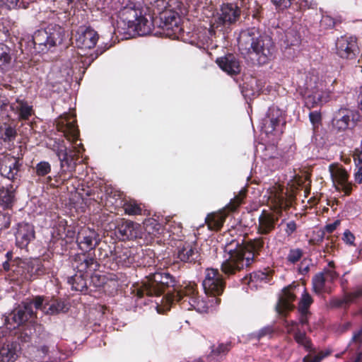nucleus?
<instances>
[{
    "instance_id": "f257e3e1",
    "label": "nucleus",
    "mask_w": 362,
    "mask_h": 362,
    "mask_svg": "<svg viewBox=\"0 0 362 362\" xmlns=\"http://www.w3.org/2000/svg\"><path fill=\"white\" fill-rule=\"evenodd\" d=\"M172 288L161 298L160 303L163 308L169 310L171 305L175 302H180L184 308H187V303H185L184 296L185 286L178 290L175 279L169 273L164 271L157 272L146 277L143 282L142 286L137 289L136 295L139 298L145 295L148 296H160L165 292V289Z\"/></svg>"
},
{
    "instance_id": "f03ea898",
    "label": "nucleus",
    "mask_w": 362,
    "mask_h": 362,
    "mask_svg": "<svg viewBox=\"0 0 362 362\" xmlns=\"http://www.w3.org/2000/svg\"><path fill=\"white\" fill-rule=\"evenodd\" d=\"M202 286L208 302L199 298L194 286H187L184 296L185 303H187L186 309L207 312L209 308L219 304L221 299L218 297L223 293L225 288V281L219 271L212 268L206 269Z\"/></svg>"
},
{
    "instance_id": "7ed1b4c3",
    "label": "nucleus",
    "mask_w": 362,
    "mask_h": 362,
    "mask_svg": "<svg viewBox=\"0 0 362 362\" xmlns=\"http://www.w3.org/2000/svg\"><path fill=\"white\" fill-rule=\"evenodd\" d=\"M118 20L117 25L124 33L129 30L139 35L151 33L153 28L152 18L146 16L141 0H117Z\"/></svg>"
},
{
    "instance_id": "20e7f679",
    "label": "nucleus",
    "mask_w": 362,
    "mask_h": 362,
    "mask_svg": "<svg viewBox=\"0 0 362 362\" xmlns=\"http://www.w3.org/2000/svg\"><path fill=\"white\" fill-rule=\"evenodd\" d=\"M238 42L241 53L249 55L252 59H256L259 64L269 62L276 51L272 38L267 35H259L255 28L242 30Z\"/></svg>"
},
{
    "instance_id": "39448f33",
    "label": "nucleus",
    "mask_w": 362,
    "mask_h": 362,
    "mask_svg": "<svg viewBox=\"0 0 362 362\" xmlns=\"http://www.w3.org/2000/svg\"><path fill=\"white\" fill-rule=\"evenodd\" d=\"M296 90L309 109L322 105L329 98V93L323 90L318 76L311 72L297 74Z\"/></svg>"
},
{
    "instance_id": "423d86ee",
    "label": "nucleus",
    "mask_w": 362,
    "mask_h": 362,
    "mask_svg": "<svg viewBox=\"0 0 362 362\" xmlns=\"http://www.w3.org/2000/svg\"><path fill=\"white\" fill-rule=\"evenodd\" d=\"M243 242L244 240L242 238H230L226 240L223 246L225 259L221 266V271L224 274L230 276L244 269V268L238 267L239 264L244 260L245 255H246Z\"/></svg>"
},
{
    "instance_id": "0eeeda50",
    "label": "nucleus",
    "mask_w": 362,
    "mask_h": 362,
    "mask_svg": "<svg viewBox=\"0 0 362 362\" xmlns=\"http://www.w3.org/2000/svg\"><path fill=\"white\" fill-rule=\"evenodd\" d=\"M302 289L301 298L298 305L299 312L308 313V308L313 303V298L307 292L305 288H300L296 285H289L285 287L279 296L276 305V310L279 313L284 315L286 312L293 309V302L296 300V296Z\"/></svg>"
},
{
    "instance_id": "6e6552de",
    "label": "nucleus",
    "mask_w": 362,
    "mask_h": 362,
    "mask_svg": "<svg viewBox=\"0 0 362 362\" xmlns=\"http://www.w3.org/2000/svg\"><path fill=\"white\" fill-rule=\"evenodd\" d=\"M65 37V30L60 25L49 24L45 29L38 30L33 35L34 48L39 52H45L61 45Z\"/></svg>"
},
{
    "instance_id": "1a4fd4ad",
    "label": "nucleus",
    "mask_w": 362,
    "mask_h": 362,
    "mask_svg": "<svg viewBox=\"0 0 362 362\" xmlns=\"http://www.w3.org/2000/svg\"><path fill=\"white\" fill-rule=\"evenodd\" d=\"M73 266L77 269L78 274H76L68 278V283L71 285L72 289L78 291L87 290L86 281L83 277V273L88 269L96 270L98 264L95 259L86 255H78L74 259Z\"/></svg>"
},
{
    "instance_id": "9d476101",
    "label": "nucleus",
    "mask_w": 362,
    "mask_h": 362,
    "mask_svg": "<svg viewBox=\"0 0 362 362\" xmlns=\"http://www.w3.org/2000/svg\"><path fill=\"white\" fill-rule=\"evenodd\" d=\"M81 147L83 150L81 144L78 145V147L75 146L73 148H68L63 140L54 142L52 150L60 161L62 173H71L75 170L78 155L81 153Z\"/></svg>"
},
{
    "instance_id": "9b49d317",
    "label": "nucleus",
    "mask_w": 362,
    "mask_h": 362,
    "mask_svg": "<svg viewBox=\"0 0 362 362\" xmlns=\"http://www.w3.org/2000/svg\"><path fill=\"white\" fill-rule=\"evenodd\" d=\"M35 317L31 305L23 302L6 316L5 323L9 329H15Z\"/></svg>"
},
{
    "instance_id": "f8f14e48",
    "label": "nucleus",
    "mask_w": 362,
    "mask_h": 362,
    "mask_svg": "<svg viewBox=\"0 0 362 362\" xmlns=\"http://www.w3.org/2000/svg\"><path fill=\"white\" fill-rule=\"evenodd\" d=\"M269 238L260 236L249 240L245 245V259L243 260L238 267L247 268L252 263L258 259L259 256L264 250L265 240Z\"/></svg>"
},
{
    "instance_id": "ddd939ff",
    "label": "nucleus",
    "mask_w": 362,
    "mask_h": 362,
    "mask_svg": "<svg viewBox=\"0 0 362 362\" xmlns=\"http://www.w3.org/2000/svg\"><path fill=\"white\" fill-rule=\"evenodd\" d=\"M338 277V274L333 269H326L316 274L312 280L313 290L316 294L330 293L331 284Z\"/></svg>"
},
{
    "instance_id": "4468645a",
    "label": "nucleus",
    "mask_w": 362,
    "mask_h": 362,
    "mask_svg": "<svg viewBox=\"0 0 362 362\" xmlns=\"http://www.w3.org/2000/svg\"><path fill=\"white\" fill-rule=\"evenodd\" d=\"M182 4L177 2V5L172 6L169 9L160 14V19L163 21V28L166 30H172L173 34H177L181 28L179 26V16L183 14L185 8Z\"/></svg>"
},
{
    "instance_id": "2eb2a0df",
    "label": "nucleus",
    "mask_w": 362,
    "mask_h": 362,
    "mask_svg": "<svg viewBox=\"0 0 362 362\" xmlns=\"http://www.w3.org/2000/svg\"><path fill=\"white\" fill-rule=\"evenodd\" d=\"M76 122L74 116L69 114L59 117L57 121V130L62 132L64 137L73 144L76 142L79 136Z\"/></svg>"
},
{
    "instance_id": "dca6fc26",
    "label": "nucleus",
    "mask_w": 362,
    "mask_h": 362,
    "mask_svg": "<svg viewBox=\"0 0 362 362\" xmlns=\"http://www.w3.org/2000/svg\"><path fill=\"white\" fill-rule=\"evenodd\" d=\"M336 53L343 59H352L358 53L356 38L352 36L344 35L336 41Z\"/></svg>"
},
{
    "instance_id": "f3484780",
    "label": "nucleus",
    "mask_w": 362,
    "mask_h": 362,
    "mask_svg": "<svg viewBox=\"0 0 362 362\" xmlns=\"http://www.w3.org/2000/svg\"><path fill=\"white\" fill-rule=\"evenodd\" d=\"M355 113L347 108H340L334 112L332 127L337 132H344L355 125Z\"/></svg>"
},
{
    "instance_id": "a211bd4d",
    "label": "nucleus",
    "mask_w": 362,
    "mask_h": 362,
    "mask_svg": "<svg viewBox=\"0 0 362 362\" xmlns=\"http://www.w3.org/2000/svg\"><path fill=\"white\" fill-rule=\"evenodd\" d=\"M22 166L19 158L6 156L0 160V173L2 176L11 180H16L18 178V173Z\"/></svg>"
},
{
    "instance_id": "6ab92c4d",
    "label": "nucleus",
    "mask_w": 362,
    "mask_h": 362,
    "mask_svg": "<svg viewBox=\"0 0 362 362\" xmlns=\"http://www.w3.org/2000/svg\"><path fill=\"white\" fill-rule=\"evenodd\" d=\"M76 241L83 251H90L96 247L100 242L99 234L93 229L85 228L77 235Z\"/></svg>"
},
{
    "instance_id": "aec40b11",
    "label": "nucleus",
    "mask_w": 362,
    "mask_h": 362,
    "mask_svg": "<svg viewBox=\"0 0 362 362\" xmlns=\"http://www.w3.org/2000/svg\"><path fill=\"white\" fill-rule=\"evenodd\" d=\"M98 38L97 32L91 28H80L76 33V45L81 49H91L95 46Z\"/></svg>"
},
{
    "instance_id": "412c9836",
    "label": "nucleus",
    "mask_w": 362,
    "mask_h": 362,
    "mask_svg": "<svg viewBox=\"0 0 362 362\" xmlns=\"http://www.w3.org/2000/svg\"><path fill=\"white\" fill-rule=\"evenodd\" d=\"M10 109L17 116L18 121L29 120L35 113L33 105L20 98H17L10 104Z\"/></svg>"
},
{
    "instance_id": "4be33fe9",
    "label": "nucleus",
    "mask_w": 362,
    "mask_h": 362,
    "mask_svg": "<svg viewBox=\"0 0 362 362\" xmlns=\"http://www.w3.org/2000/svg\"><path fill=\"white\" fill-rule=\"evenodd\" d=\"M175 257L183 263H195L199 254L195 245L185 243L177 247Z\"/></svg>"
},
{
    "instance_id": "5701e85b",
    "label": "nucleus",
    "mask_w": 362,
    "mask_h": 362,
    "mask_svg": "<svg viewBox=\"0 0 362 362\" xmlns=\"http://www.w3.org/2000/svg\"><path fill=\"white\" fill-rule=\"evenodd\" d=\"M21 267L25 274V278L30 281L48 272L42 262L38 259L24 261Z\"/></svg>"
},
{
    "instance_id": "b1692460",
    "label": "nucleus",
    "mask_w": 362,
    "mask_h": 362,
    "mask_svg": "<svg viewBox=\"0 0 362 362\" xmlns=\"http://www.w3.org/2000/svg\"><path fill=\"white\" fill-rule=\"evenodd\" d=\"M278 220V216L264 210L258 218L257 233L262 236L269 235L275 229Z\"/></svg>"
},
{
    "instance_id": "393cba45",
    "label": "nucleus",
    "mask_w": 362,
    "mask_h": 362,
    "mask_svg": "<svg viewBox=\"0 0 362 362\" xmlns=\"http://www.w3.org/2000/svg\"><path fill=\"white\" fill-rule=\"evenodd\" d=\"M240 9L237 5L233 4H223L218 18V23L222 25L233 24L240 18Z\"/></svg>"
},
{
    "instance_id": "a878e982",
    "label": "nucleus",
    "mask_w": 362,
    "mask_h": 362,
    "mask_svg": "<svg viewBox=\"0 0 362 362\" xmlns=\"http://www.w3.org/2000/svg\"><path fill=\"white\" fill-rule=\"evenodd\" d=\"M331 176L337 189L344 192L346 195L351 193L352 185L348 181L349 175L344 169L341 168L331 169Z\"/></svg>"
},
{
    "instance_id": "bb28decb",
    "label": "nucleus",
    "mask_w": 362,
    "mask_h": 362,
    "mask_svg": "<svg viewBox=\"0 0 362 362\" xmlns=\"http://www.w3.org/2000/svg\"><path fill=\"white\" fill-rule=\"evenodd\" d=\"M16 235V245L23 248L34 238L35 231L33 226L28 223H18Z\"/></svg>"
},
{
    "instance_id": "cd10ccee",
    "label": "nucleus",
    "mask_w": 362,
    "mask_h": 362,
    "mask_svg": "<svg viewBox=\"0 0 362 362\" xmlns=\"http://www.w3.org/2000/svg\"><path fill=\"white\" fill-rule=\"evenodd\" d=\"M216 62L223 71L230 75H236L240 72V62L233 54L217 58Z\"/></svg>"
},
{
    "instance_id": "c85d7f7f",
    "label": "nucleus",
    "mask_w": 362,
    "mask_h": 362,
    "mask_svg": "<svg viewBox=\"0 0 362 362\" xmlns=\"http://www.w3.org/2000/svg\"><path fill=\"white\" fill-rule=\"evenodd\" d=\"M117 233L123 240L135 239L141 236V226L132 221H124L118 226Z\"/></svg>"
},
{
    "instance_id": "c756f323",
    "label": "nucleus",
    "mask_w": 362,
    "mask_h": 362,
    "mask_svg": "<svg viewBox=\"0 0 362 362\" xmlns=\"http://www.w3.org/2000/svg\"><path fill=\"white\" fill-rule=\"evenodd\" d=\"M14 64L13 52L8 45L0 43V73L10 71Z\"/></svg>"
},
{
    "instance_id": "7c9ffc66",
    "label": "nucleus",
    "mask_w": 362,
    "mask_h": 362,
    "mask_svg": "<svg viewBox=\"0 0 362 362\" xmlns=\"http://www.w3.org/2000/svg\"><path fill=\"white\" fill-rule=\"evenodd\" d=\"M111 255L117 264L122 267H129L134 262L131 250L127 247H116L114 252L111 251Z\"/></svg>"
},
{
    "instance_id": "2f4dec72",
    "label": "nucleus",
    "mask_w": 362,
    "mask_h": 362,
    "mask_svg": "<svg viewBox=\"0 0 362 362\" xmlns=\"http://www.w3.org/2000/svg\"><path fill=\"white\" fill-rule=\"evenodd\" d=\"M282 112L276 107H270L267 112V117L264 119V129L267 133L273 132L277 126H279Z\"/></svg>"
},
{
    "instance_id": "473e14b6",
    "label": "nucleus",
    "mask_w": 362,
    "mask_h": 362,
    "mask_svg": "<svg viewBox=\"0 0 362 362\" xmlns=\"http://www.w3.org/2000/svg\"><path fill=\"white\" fill-rule=\"evenodd\" d=\"M230 349V342L226 344L221 343L218 346L213 345L211 346V351L208 356V360L210 362L221 361Z\"/></svg>"
},
{
    "instance_id": "72a5a7b5",
    "label": "nucleus",
    "mask_w": 362,
    "mask_h": 362,
    "mask_svg": "<svg viewBox=\"0 0 362 362\" xmlns=\"http://www.w3.org/2000/svg\"><path fill=\"white\" fill-rule=\"evenodd\" d=\"M47 303L46 310H45V315H57L60 313H65L68 310L65 303L62 300L47 297Z\"/></svg>"
},
{
    "instance_id": "f704fd0d",
    "label": "nucleus",
    "mask_w": 362,
    "mask_h": 362,
    "mask_svg": "<svg viewBox=\"0 0 362 362\" xmlns=\"http://www.w3.org/2000/svg\"><path fill=\"white\" fill-rule=\"evenodd\" d=\"M226 219V215L221 212L209 214L205 222L210 230H218L223 226Z\"/></svg>"
},
{
    "instance_id": "c9c22d12",
    "label": "nucleus",
    "mask_w": 362,
    "mask_h": 362,
    "mask_svg": "<svg viewBox=\"0 0 362 362\" xmlns=\"http://www.w3.org/2000/svg\"><path fill=\"white\" fill-rule=\"evenodd\" d=\"M294 340L298 345L303 346L306 351L315 353L316 350L313 346L311 339L307 337L304 331L297 330L294 333Z\"/></svg>"
},
{
    "instance_id": "e433bc0d",
    "label": "nucleus",
    "mask_w": 362,
    "mask_h": 362,
    "mask_svg": "<svg viewBox=\"0 0 362 362\" xmlns=\"http://www.w3.org/2000/svg\"><path fill=\"white\" fill-rule=\"evenodd\" d=\"M0 200L6 208H9L12 206L15 200V189L12 185L6 187H2L0 189Z\"/></svg>"
},
{
    "instance_id": "4c0bfd02",
    "label": "nucleus",
    "mask_w": 362,
    "mask_h": 362,
    "mask_svg": "<svg viewBox=\"0 0 362 362\" xmlns=\"http://www.w3.org/2000/svg\"><path fill=\"white\" fill-rule=\"evenodd\" d=\"M0 356L4 362H13L17 357L16 345L6 344L0 349Z\"/></svg>"
},
{
    "instance_id": "58836bf2",
    "label": "nucleus",
    "mask_w": 362,
    "mask_h": 362,
    "mask_svg": "<svg viewBox=\"0 0 362 362\" xmlns=\"http://www.w3.org/2000/svg\"><path fill=\"white\" fill-rule=\"evenodd\" d=\"M1 139L4 142H10L15 140L17 136V131L14 127L11 124L4 123L0 127Z\"/></svg>"
},
{
    "instance_id": "ea45409f",
    "label": "nucleus",
    "mask_w": 362,
    "mask_h": 362,
    "mask_svg": "<svg viewBox=\"0 0 362 362\" xmlns=\"http://www.w3.org/2000/svg\"><path fill=\"white\" fill-rule=\"evenodd\" d=\"M176 0H148L149 4L153 8L154 12L160 14L171 8Z\"/></svg>"
},
{
    "instance_id": "a19ab883",
    "label": "nucleus",
    "mask_w": 362,
    "mask_h": 362,
    "mask_svg": "<svg viewBox=\"0 0 362 362\" xmlns=\"http://www.w3.org/2000/svg\"><path fill=\"white\" fill-rule=\"evenodd\" d=\"M284 43L287 47L297 46L300 43V36L299 33L293 30L289 29L285 33Z\"/></svg>"
},
{
    "instance_id": "79ce46f5",
    "label": "nucleus",
    "mask_w": 362,
    "mask_h": 362,
    "mask_svg": "<svg viewBox=\"0 0 362 362\" xmlns=\"http://www.w3.org/2000/svg\"><path fill=\"white\" fill-rule=\"evenodd\" d=\"M47 297L37 296L34 297L33 299L23 302L24 303H30L31 305V309L33 310V306L35 307L36 310H41L45 314V310H46L47 307Z\"/></svg>"
},
{
    "instance_id": "37998d69",
    "label": "nucleus",
    "mask_w": 362,
    "mask_h": 362,
    "mask_svg": "<svg viewBox=\"0 0 362 362\" xmlns=\"http://www.w3.org/2000/svg\"><path fill=\"white\" fill-rule=\"evenodd\" d=\"M125 214L130 216H136L141 214L142 209L141 206L134 200L126 202L123 205Z\"/></svg>"
},
{
    "instance_id": "c03bdc74",
    "label": "nucleus",
    "mask_w": 362,
    "mask_h": 362,
    "mask_svg": "<svg viewBox=\"0 0 362 362\" xmlns=\"http://www.w3.org/2000/svg\"><path fill=\"white\" fill-rule=\"evenodd\" d=\"M35 170L38 177H45L51 172V165L47 161H40L36 165Z\"/></svg>"
},
{
    "instance_id": "a18cd8bd",
    "label": "nucleus",
    "mask_w": 362,
    "mask_h": 362,
    "mask_svg": "<svg viewBox=\"0 0 362 362\" xmlns=\"http://www.w3.org/2000/svg\"><path fill=\"white\" fill-rule=\"evenodd\" d=\"M269 281V276L267 274L262 272L261 271L255 272L251 273L250 274V281L249 283H255L256 284L258 283H267Z\"/></svg>"
},
{
    "instance_id": "49530a36",
    "label": "nucleus",
    "mask_w": 362,
    "mask_h": 362,
    "mask_svg": "<svg viewBox=\"0 0 362 362\" xmlns=\"http://www.w3.org/2000/svg\"><path fill=\"white\" fill-rule=\"evenodd\" d=\"M144 224L146 231L148 233L152 234L153 235L159 233V231L161 229L160 224L154 219L148 220Z\"/></svg>"
},
{
    "instance_id": "de8ad7c7",
    "label": "nucleus",
    "mask_w": 362,
    "mask_h": 362,
    "mask_svg": "<svg viewBox=\"0 0 362 362\" xmlns=\"http://www.w3.org/2000/svg\"><path fill=\"white\" fill-rule=\"evenodd\" d=\"M303 254V252L300 248L291 249L286 259L290 263L294 264L301 259Z\"/></svg>"
},
{
    "instance_id": "09e8293b",
    "label": "nucleus",
    "mask_w": 362,
    "mask_h": 362,
    "mask_svg": "<svg viewBox=\"0 0 362 362\" xmlns=\"http://www.w3.org/2000/svg\"><path fill=\"white\" fill-rule=\"evenodd\" d=\"M362 297V285L356 286L353 291L346 294V303H351Z\"/></svg>"
},
{
    "instance_id": "8fccbe9b",
    "label": "nucleus",
    "mask_w": 362,
    "mask_h": 362,
    "mask_svg": "<svg viewBox=\"0 0 362 362\" xmlns=\"http://www.w3.org/2000/svg\"><path fill=\"white\" fill-rule=\"evenodd\" d=\"M273 333H274L273 327L271 326H267V327L262 328L257 333L253 334V336L255 338L259 340L263 337H271L272 335L273 334Z\"/></svg>"
},
{
    "instance_id": "3c124183",
    "label": "nucleus",
    "mask_w": 362,
    "mask_h": 362,
    "mask_svg": "<svg viewBox=\"0 0 362 362\" xmlns=\"http://www.w3.org/2000/svg\"><path fill=\"white\" fill-rule=\"evenodd\" d=\"M359 152L360 151H356L354 155V160H358V165L360 166L358 168L357 171L354 174L355 181L358 184H362V160H360L359 158Z\"/></svg>"
},
{
    "instance_id": "603ef678",
    "label": "nucleus",
    "mask_w": 362,
    "mask_h": 362,
    "mask_svg": "<svg viewBox=\"0 0 362 362\" xmlns=\"http://www.w3.org/2000/svg\"><path fill=\"white\" fill-rule=\"evenodd\" d=\"M244 194L243 196H235L233 199L230 200V203L226 206V209L228 212L234 211L241 204Z\"/></svg>"
},
{
    "instance_id": "864d4df0",
    "label": "nucleus",
    "mask_w": 362,
    "mask_h": 362,
    "mask_svg": "<svg viewBox=\"0 0 362 362\" xmlns=\"http://www.w3.org/2000/svg\"><path fill=\"white\" fill-rule=\"evenodd\" d=\"M294 0H271L276 9L284 11L289 8Z\"/></svg>"
},
{
    "instance_id": "5fc2aeb1",
    "label": "nucleus",
    "mask_w": 362,
    "mask_h": 362,
    "mask_svg": "<svg viewBox=\"0 0 362 362\" xmlns=\"http://www.w3.org/2000/svg\"><path fill=\"white\" fill-rule=\"evenodd\" d=\"M105 52V49H98L96 52L93 54H91L89 57L84 58L82 56L76 57L77 59H81V62L84 64L90 65L95 59L98 57L99 55L102 54Z\"/></svg>"
},
{
    "instance_id": "6e6d98bb",
    "label": "nucleus",
    "mask_w": 362,
    "mask_h": 362,
    "mask_svg": "<svg viewBox=\"0 0 362 362\" xmlns=\"http://www.w3.org/2000/svg\"><path fill=\"white\" fill-rule=\"evenodd\" d=\"M309 118L310 122L313 124V130H315L316 128L318 127L319 124H320L322 119L321 114L317 111L311 112L309 114Z\"/></svg>"
},
{
    "instance_id": "4d7b16f0",
    "label": "nucleus",
    "mask_w": 362,
    "mask_h": 362,
    "mask_svg": "<svg viewBox=\"0 0 362 362\" xmlns=\"http://www.w3.org/2000/svg\"><path fill=\"white\" fill-rule=\"evenodd\" d=\"M285 327L286 329L287 333L291 334L293 336H294V333H296V332L297 330H300L298 327V323L295 321H291V322L286 321L285 322Z\"/></svg>"
},
{
    "instance_id": "13d9d810",
    "label": "nucleus",
    "mask_w": 362,
    "mask_h": 362,
    "mask_svg": "<svg viewBox=\"0 0 362 362\" xmlns=\"http://www.w3.org/2000/svg\"><path fill=\"white\" fill-rule=\"evenodd\" d=\"M343 240L346 243L353 245L355 240V236L352 233L347 230L344 233Z\"/></svg>"
},
{
    "instance_id": "bf43d9fd",
    "label": "nucleus",
    "mask_w": 362,
    "mask_h": 362,
    "mask_svg": "<svg viewBox=\"0 0 362 362\" xmlns=\"http://www.w3.org/2000/svg\"><path fill=\"white\" fill-rule=\"evenodd\" d=\"M362 339V329L358 330L356 333H355L352 337V344H355L356 346H358L361 342Z\"/></svg>"
},
{
    "instance_id": "052dcab7",
    "label": "nucleus",
    "mask_w": 362,
    "mask_h": 362,
    "mask_svg": "<svg viewBox=\"0 0 362 362\" xmlns=\"http://www.w3.org/2000/svg\"><path fill=\"white\" fill-rule=\"evenodd\" d=\"M18 338L21 342L27 343L31 340V335L30 333L27 332H21L19 333Z\"/></svg>"
},
{
    "instance_id": "680f3d73",
    "label": "nucleus",
    "mask_w": 362,
    "mask_h": 362,
    "mask_svg": "<svg viewBox=\"0 0 362 362\" xmlns=\"http://www.w3.org/2000/svg\"><path fill=\"white\" fill-rule=\"evenodd\" d=\"M339 225V221H336L332 223L327 224L324 228V231L328 233H332L337 227Z\"/></svg>"
},
{
    "instance_id": "e2e57ef3",
    "label": "nucleus",
    "mask_w": 362,
    "mask_h": 362,
    "mask_svg": "<svg viewBox=\"0 0 362 362\" xmlns=\"http://www.w3.org/2000/svg\"><path fill=\"white\" fill-rule=\"evenodd\" d=\"M323 356L316 355L312 357L310 355H307L303 358V362H320Z\"/></svg>"
},
{
    "instance_id": "0e129e2a",
    "label": "nucleus",
    "mask_w": 362,
    "mask_h": 362,
    "mask_svg": "<svg viewBox=\"0 0 362 362\" xmlns=\"http://www.w3.org/2000/svg\"><path fill=\"white\" fill-rule=\"evenodd\" d=\"M8 8H15L18 6L19 0H1Z\"/></svg>"
},
{
    "instance_id": "69168bd1",
    "label": "nucleus",
    "mask_w": 362,
    "mask_h": 362,
    "mask_svg": "<svg viewBox=\"0 0 362 362\" xmlns=\"http://www.w3.org/2000/svg\"><path fill=\"white\" fill-rule=\"evenodd\" d=\"M298 270L301 274H305L307 272H308L309 264L307 263V261L305 259L301 262Z\"/></svg>"
},
{
    "instance_id": "338daca9",
    "label": "nucleus",
    "mask_w": 362,
    "mask_h": 362,
    "mask_svg": "<svg viewBox=\"0 0 362 362\" xmlns=\"http://www.w3.org/2000/svg\"><path fill=\"white\" fill-rule=\"evenodd\" d=\"M296 230V224L294 221H290L286 224V232L291 235Z\"/></svg>"
},
{
    "instance_id": "774afa93",
    "label": "nucleus",
    "mask_w": 362,
    "mask_h": 362,
    "mask_svg": "<svg viewBox=\"0 0 362 362\" xmlns=\"http://www.w3.org/2000/svg\"><path fill=\"white\" fill-rule=\"evenodd\" d=\"M2 220L4 222L1 228H8L11 224L10 216L7 215H0V221Z\"/></svg>"
}]
</instances>
